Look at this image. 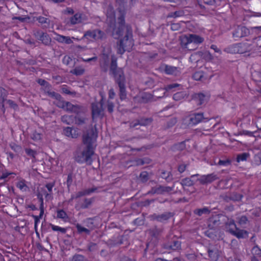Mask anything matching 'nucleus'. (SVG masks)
I'll return each instance as SVG.
<instances>
[{
    "label": "nucleus",
    "instance_id": "1",
    "mask_svg": "<svg viewBox=\"0 0 261 261\" xmlns=\"http://www.w3.org/2000/svg\"><path fill=\"white\" fill-rule=\"evenodd\" d=\"M97 137L96 128L91 127L83 136V142L86 145L84 149L77 151L74 154V160L79 163H86L90 166L93 162L92 156L94 154L93 144Z\"/></svg>",
    "mask_w": 261,
    "mask_h": 261
},
{
    "label": "nucleus",
    "instance_id": "2",
    "mask_svg": "<svg viewBox=\"0 0 261 261\" xmlns=\"http://www.w3.org/2000/svg\"><path fill=\"white\" fill-rule=\"evenodd\" d=\"M109 73L114 77L115 82L118 85L120 98L121 100L125 99L126 97V92L124 75L122 69L117 67V59L114 56L111 57Z\"/></svg>",
    "mask_w": 261,
    "mask_h": 261
},
{
    "label": "nucleus",
    "instance_id": "3",
    "mask_svg": "<svg viewBox=\"0 0 261 261\" xmlns=\"http://www.w3.org/2000/svg\"><path fill=\"white\" fill-rule=\"evenodd\" d=\"M226 229L230 234L239 239L246 238L248 237V231L238 228L233 220H230L226 223Z\"/></svg>",
    "mask_w": 261,
    "mask_h": 261
},
{
    "label": "nucleus",
    "instance_id": "4",
    "mask_svg": "<svg viewBox=\"0 0 261 261\" xmlns=\"http://www.w3.org/2000/svg\"><path fill=\"white\" fill-rule=\"evenodd\" d=\"M204 39L199 35L190 34L181 36L180 38V44L185 48H188V45L194 43L196 45L203 43Z\"/></svg>",
    "mask_w": 261,
    "mask_h": 261
},
{
    "label": "nucleus",
    "instance_id": "5",
    "mask_svg": "<svg viewBox=\"0 0 261 261\" xmlns=\"http://www.w3.org/2000/svg\"><path fill=\"white\" fill-rule=\"evenodd\" d=\"M204 119L203 113H195L185 117L182 123L186 126H193L201 123Z\"/></svg>",
    "mask_w": 261,
    "mask_h": 261
},
{
    "label": "nucleus",
    "instance_id": "6",
    "mask_svg": "<svg viewBox=\"0 0 261 261\" xmlns=\"http://www.w3.org/2000/svg\"><path fill=\"white\" fill-rule=\"evenodd\" d=\"M120 15L118 18L119 27L113 29L112 36L114 38L118 39L122 35V32L125 28L124 23V14L122 11H119Z\"/></svg>",
    "mask_w": 261,
    "mask_h": 261
},
{
    "label": "nucleus",
    "instance_id": "7",
    "mask_svg": "<svg viewBox=\"0 0 261 261\" xmlns=\"http://www.w3.org/2000/svg\"><path fill=\"white\" fill-rule=\"evenodd\" d=\"M103 98H101L99 102L95 101L91 103L92 116L93 119L102 117L103 115Z\"/></svg>",
    "mask_w": 261,
    "mask_h": 261
},
{
    "label": "nucleus",
    "instance_id": "8",
    "mask_svg": "<svg viewBox=\"0 0 261 261\" xmlns=\"http://www.w3.org/2000/svg\"><path fill=\"white\" fill-rule=\"evenodd\" d=\"M173 189V187L170 186H164L159 185L152 187L150 191H149L148 194H164L165 193H169L172 192Z\"/></svg>",
    "mask_w": 261,
    "mask_h": 261
},
{
    "label": "nucleus",
    "instance_id": "9",
    "mask_svg": "<svg viewBox=\"0 0 261 261\" xmlns=\"http://www.w3.org/2000/svg\"><path fill=\"white\" fill-rule=\"evenodd\" d=\"M105 35V33L98 29L93 31H86L84 35V37L87 38H92L95 40L102 39Z\"/></svg>",
    "mask_w": 261,
    "mask_h": 261
},
{
    "label": "nucleus",
    "instance_id": "10",
    "mask_svg": "<svg viewBox=\"0 0 261 261\" xmlns=\"http://www.w3.org/2000/svg\"><path fill=\"white\" fill-rule=\"evenodd\" d=\"M250 34V31L246 27L242 25H238L232 33V36L234 38H241L248 35Z\"/></svg>",
    "mask_w": 261,
    "mask_h": 261
},
{
    "label": "nucleus",
    "instance_id": "11",
    "mask_svg": "<svg viewBox=\"0 0 261 261\" xmlns=\"http://www.w3.org/2000/svg\"><path fill=\"white\" fill-rule=\"evenodd\" d=\"M129 38V31L128 29L126 28V33L124 37L119 41V44H118V53L120 54H123L125 51V44L128 40Z\"/></svg>",
    "mask_w": 261,
    "mask_h": 261
},
{
    "label": "nucleus",
    "instance_id": "12",
    "mask_svg": "<svg viewBox=\"0 0 261 261\" xmlns=\"http://www.w3.org/2000/svg\"><path fill=\"white\" fill-rule=\"evenodd\" d=\"M218 179L217 174L213 173L211 174H208L206 175H203L200 179V182L202 184H207L212 183V182Z\"/></svg>",
    "mask_w": 261,
    "mask_h": 261
},
{
    "label": "nucleus",
    "instance_id": "13",
    "mask_svg": "<svg viewBox=\"0 0 261 261\" xmlns=\"http://www.w3.org/2000/svg\"><path fill=\"white\" fill-rule=\"evenodd\" d=\"M151 162V160L148 157L132 159V166H142L146 164H149Z\"/></svg>",
    "mask_w": 261,
    "mask_h": 261
},
{
    "label": "nucleus",
    "instance_id": "14",
    "mask_svg": "<svg viewBox=\"0 0 261 261\" xmlns=\"http://www.w3.org/2000/svg\"><path fill=\"white\" fill-rule=\"evenodd\" d=\"M8 92L4 88L0 87V109L4 113L5 111L4 102L7 100Z\"/></svg>",
    "mask_w": 261,
    "mask_h": 261
},
{
    "label": "nucleus",
    "instance_id": "15",
    "mask_svg": "<svg viewBox=\"0 0 261 261\" xmlns=\"http://www.w3.org/2000/svg\"><path fill=\"white\" fill-rule=\"evenodd\" d=\"M153 216L154 219L159 222H163L171 218L173 214L170 212H166L161 215L154 214Z\"/></svg>",
    "mask_w": 261,
    "mask_h": 261
},
{
    "label": "nucleus",
    "instance_id": "16",
    "mask_svg": "<svg viewBox=\"0 0 261 261\" xmlns=\"http://www.w3.org/2000/svg\"><path fill=\"white\" fill-rule=\"evenodd\" d=\"M239 54H243L251 51L252 49V45L247 42L238 43Z\"/></svg>",
    "mask_w": 261,
    "mask_h": 261
},
{
    "label": "nucleus",
    "instance_id": "17",
    "mask_svg": "<svg viewBox=\"0 0 261 261\" xmlns=\"http://www.w3.org/2000/svg\"><path fill=\"white\" fill-rule=\"evenodd\" d=\"M204 99L205 95L202 93H195L192 96V100L198 106L203 104L204 102Z\"/></svg>",
    "mask_w": 261,
    "mask_h": 261
},
{
    "label": "nucleus",
    "instance_id": "18",
    "mask_svg": "<svg viewBox=\"0 0 261 261\" xmlns=\"http://www.w3.org/2000/svg\"><path fill=\"white\" fill-rule=\"evenodd\" d=\"M163 69L165 73L167 74L176 75L178 72L177 67L168 65H163Z\"/></svg>",
    "mask_w": 261,
    "mask_h": 261
},
{
    "label": "nucleus",
    "instance_id": "19",
    "mask_svg": "<svg viewBox=\"0 0 261 261\" xmlns=\"http://www.w3.org/2000/svg\"><path fill=\"white\" fill-rule=\"evenodd\" d=\"M36 18V20L42 25L43 28H48L49 27L50 20L48 18L41 16Z\"/></svg>",
    "mask_w": 261,
    "mask_h": 261
},
{
    "label": "nucleus",
    "instance_id": "20",
    "mask_svg": "<svg viewBox=\"0 0 261 261\" xmlns=\"http://www.w3.org/2000/svg\"><path fill=\"white\" fill-rule=\"evenodd\" d=\"M224 50L230 54H239L238 43L233 44L224 48Z\"/></svg>",
    "mask_w": 261,
    "mask_h": 261
},
{
    "label": "nucleus",
    "instance_id": "21",
    "mask_svg": "<svg viewBox=\"0 0 261 261\" xmlns=\"http://www.w3.org/2000/svg\"><path fill=\"white\" fill-rule=\"evenodd\" d=\"M56 40L59 42L65 43L67 44H71L73 42L71 39L69 37L64 36L61 35H57Z\"/></svg>",
    "mask_w": 261,
    "mask_h": 261
},
{
    "label": "nucleus",
    "instance_id": "22",
    "mask_svg": "<svg viewBox=\"0 0 261 261\" xmlns=\"http://www.w3.org/2000/svg\"><path fill=\"white\" fill-rule=\"evenodd\" d=\"M186 148V141H181L180 142L174 144L171 147V149L173 151H182Z\"/></svg>",
    "mask_w": 261,
    "mask_h": 261
},
{
    "label": "nucleus",
    "instance_id": "23",
    "mask_svg": "<svg viewBox=\"0 0 261 261\" xmlns=\"http://www.w3.org/2000/svg\"><path fill=\"white\" fill-rule=\"evenodd\" d=\"M192 78L197 81H203L206 79L204 72L202 71L194 72L192 75Z\"/></svg>",
    "mask_w": 261,
    "mask_h": 261
},
{
    "label": "nucleus",
    "instance_id": "24",
    "mask_svg": "<svg viewBox=\"0 0 261 261\" xmlns=\"http://www.w3.org/2000/svg\"><path fill=\"white\" fill-rule=\"evenodd\" d=\"M187 96L186 91H179L174 94L173 99L176 101H180Z\"/></svg>",
    "mask_w": 261,
    "mask_h": 261
},
{
    "label": "nucleus",
    "instance_id": "25",
    "mask_svg": "<svg viewBox=\"0 0 261 261\" xmlns=\"http://www.w3.org/2000/svg\"><path fill=\"white\" fill-rule=\"evenodd\" d=\"M38 40L41 41L45 45H48L51 42L50 37L46 33H44L39 38Z\"/></svg>",
    "mask_w": 261,
    "mask_h": 261
},
{
    "label": "nucleus",
    "instance_id": "26",
    "mask_svg": "<svg viewBox=\"0 0 261 261\" xmlns=\"http://www.w3.org/2000/svg\"><path fill=\"white\" fill-rule=\"evenodd\" d=\"M64 133L67 137H71L72 138H76L77 134L75 130H73L71 127H67L64 129Z\"/></svg>",
    "mask_w": 261,
    "mask_h": 261
},
{
    "label": "nucleus",
    "instance_id": "27",
    "mask_svg": "<svg viewBox=\"0 0 261 261\" xmlns=\"http://www.w3.org/2000/svg\"><path fill=\"white\" fill-rule=\"evenodd\" d=\"M125 236L120 237L119 238V241H117L113 239H111L109 240V243L111 246H115L117 245H120L124 243V240H126Z\"/></svg>",
    "mask_w": 261,
    "mask_h": 261
},
{
    "label": "nucleus",
    "instance_id": "28",
    "mask_svg": "<svg viewBox=\"0 0 261 261\" xmlns=\"http://www.w3.org/2000/svg\"><path fill=\"white\" fill-rule=\"evenodd\" d=\"M211 212L210 210H209L206 207H204L202 208H198L195 210H194V214L198 215V216H202L203 214H208Z\"/></svg>",
    "mask_w": 261,
    "mask_h": 261
},
{
    "label": "nucleus",
    "instance_id": "29",
    "mask_svg": "<svg viewBox=\"0 0 261 261\" xmlns=\"http://www.w3.org/2000/svg\"><path fill=\"white\" fill-rule=\"evenodd\" d=\"M66 102V101H65L63 98L60 96V98L57 99L54 103L58 108L64 109Z\"/></svg>",
    "mask_w": 261,
    "mask_h": 261
},
{
    "label": "nucleus",
    "instance_id": "30",
    "mask_svg": "<svg viewBox=\"0 0 261 261\" xmlns=\"http://www.w3.org/2000/svg\"><path fill=\"white\" fill-rule=\"evenodd\" d=\"M185 12L183 10H178L173 12H170L168 15V17L170 18H177L184 16Z\"/></svg>",
    "mask_w": 261,
    "mask_h": 261
},
{
    "label": "nucleus",
    "instance_id": "31",
    "mask_svg": "<svg viewBox=\"0 0 261 261\" xmlns=\"http://www.w3.org/2000/svg\"><path fill=\"white\" fill-rule=\"evenodd\" d=\"M54 186V184L48 183L46 185L45 187L47 189L49 193H46V191L44 192V195L46 199H50L51 197V193H52V189Z\"/></svg>",
    "mask_w": 261,
    "mask_h": 261
},
{
    "label": "nucleus",
    "instance_id": "32",
    "mask_svg": "<svg viewBox=\"0 0 261 261\" xmlns=\"http://www.w3.org/2000/svg\"><path fill=\"white\" fill-rule=\"evenodd\" d=\"M25 152L28 155L32 158L33 162H35L36 161V155H37V153L36 151L31 148H25Z\"/></svg>",
    "mask_w": 261,
    "mask_h": 261
},
{
    "label": "nucleus",
    "instance_id": "33",
    "mask_svg": "<svg viewBox=\"0 0 261 261\" xmlns=\"http://www.w3.org/2000/svg\"><path fill=\"white\" fill-rule=\"evenodd\" d=\"M62 121L68 125L71 124L73 121V116H69V115H64L61 117Z\"/></svg>",
    "mask_w": 261,
    "mask_h": 261
},
{
    "label": "nucleus",
    "instance_id": "34",
    "mask_svg": "<svg viewBox=\"0 0 261 261\" xmlns=\"http://www.w3.org/2000/svg\"><path fill=\"white\" fill-rule=\"evenodd\" d=\"M82 17L80 14L76 13L74 15L70 18V23L72 24H75L76 23H79L81 22Z\"/></svg>",
    "mask_w": 261,
    "mask_h": 261
},
{
    "label": "nucleus",
    "instance_id": "35",
    "mask_svg": "<svg viewBox=\"0 0 261 261\" xmlns=\"http://www.w3.org/2000/svg\"><path fill=\"white\" fill-rule=\"evenodd\" d=\"M252 164L255 166L261 165V151L255 154L253 159Z\"/></svg>",
    "mask_w": 261,
    "mask_h": 261
},
{
    "label": "nucleus",
    "instance_id": "36",
    "mask_svg": "<svg viewBox=\"0 0 261 261\" xmlns=\"http://www.w3.org/2000/svg\"><path fill=\"white\" fill-rule=\"evenodd\" d=\"M84 110L85 109L83 106L79 105H74L73 107L72 108V110L71 113L79 114L81 113L84 112Z\"/></svg>",
    "mask_w": 261,
    "mask_h": 261
},
{
    "label": "nucleus",
    "instance_id": "37",
    "mask_svg": "<svg viewBox=\"0 0 261 261\" xmlns=\"http://www.w3.org/2000/svg\"><path fill=\"white\" fill-rule=\"evenodd\" d=\"M46 94L48 95L49 97L52 98L56 100L57 99L60 98V96H61L59 93H57L55 91H51L50 88L48 89V90H46L44 92Z\"/></svg>",
    "mask_w": 261,
    "mask_h": 261
},
{
    "label": "nucleus",
    "instance_id": "38",
    "mask_svg": "<svg viewBox=\"0 0 261 261\" xmlns=\"http://www.w3.org/2000/svg\"><path fill=\"white\" fill-rule=\"evenodd\" d=\"M73 119L74 120V123L75 124L80 125H82L85 123L86 118L84 117L75 116H73Z\"/></svg>",
    "mask_w": 261,
    "mask_h": 261
},
{
    "label": "nucleus",
    "instance_id": "39",
    "mask_svg": "<svg viewBox=\"0 0 261 261\" xmlns=\"http://www.w3.org/2000/svg\"><path fill=\"white\" fill-rule=\"evenodd\" d=\"M152 121L151 118H141L138 120V124L141 126H147L150 124Z\"/></svg>",
    "mask_w": 261,
    "mask_h": 261
},
{
    "label": "nucleus",
    "instance_id": "40",
    "mask_svg": "<svg viewBox=\"0 0 261 261\" xmlns=\"http://www.w3.org/2000/svg\"><path fill=\"white\" fill-rule=\"evenodd\" d=\"M37 82L41 86H43L44 87V91L45 92L46 90H48V89L51 88V86L50 84L45 80L41 79H39L38 80Z\"/></svg>",
    "mask_w": 261,
    "mask_h": 261
},
{
    "label": "nucleus",
    "instance_id": "41",
    "mask_svg": "<svg viewBox=\"0 0 261 261\" xmlns=\"http://www.w3.org/2000/svg\"><path fill=\"white\" fill-rule=\"evenodd\" d=\"M208 256L212 260L217 261L218 258V254L217 251L213 250H208Z\"/></svg>",
    "mask_w": 261,
    "mask_h": 261
},
{
    "label": "nucleus",
    "instance_id": "42",
    "mask_svg": "<svg viewBox=\"0 0 261 261\" xmlns=\"http://www.w3.org/2000/svg\"><path fill=\"white\" fill-rule=\"evenodd\" d=\"M249 156V154L246 152L239 154L237 156V161L238 163H240V162L246 161Z\"/></svg>",
    "mask_w": 261,
    "mask_h": 261
},
{
    "label": "nucleus",
    "instance_id": "43",
    "mask_svg": "<svg viewBox=\"0 0 261 261\" xmlns=\"http://www.w3.org/2000/svg\"><path fill=\"white\" fill-rule=\"evenodd\" d=\"M61 91L64 94L72 96H75L76 95V92L70 91L69 88L66 85H64L62 87Z\"/></svg>",
    "mask_w": 261,
    "mask_h": 261
},
{
    "label": "nucleus",
    "instance_id": "44",
    "mask_svg": "<svg viewBox=\"0 0 261 261\" xmlns=\"http://www.w3.org/2000/svg\"><path fill=\"white\" fill-rule=\"evenodd\" d=\"M57 217L63 220H66L68 218L66 213L63 210L57 211Z\"/></svg>",
    "mask_w": 261,
    "mask_h": 261
},
{
    "label": "nucleus",
    "instance_id": "45",
    "mask_svg": "<svg viewBox=\"0 0 261 261\" xmlns=\"http://www.w3.org/2000/svg\"><path fill=\"white\" fill-rule=\"evenodd\" d=\"M76 228H77V232L79 233H82V232H85L87 234H89L90 231L87 228L82 226L80 224H77L76 225Z\"/></svg>",
    "mask_w": 261,
    "mask_h": 261
},
{
    "label": "nucleus",
    "instance_id": "46",
    "mask_svg": "<svg viewBox=\"0 0 261 261\" xmlns=\"http://www.w3.org/2000/svg\"><path fill=\"white\" fill-rule=\"evenodd\" d=\"M86 257L81 254H76L71 259V261H86Z\"/></svg>",
    "mask_w": 261,
    "mask_h": 261
},
{
    "label": "nucleus",
    "instance_id": "47",
    "mask_svg": "<svg viewBox=\"0 0 261 261\" xmlns=\"http://www.w3.org/2000/svg\"><path fill=\"white\" fill-rule=\"evenodd\" d=\"M248 221V220L246 216L245 215L241 216L238 218V223L240 225L242 226L246 224Z\"/></svg>",
    "mask_w": 261,
    "mask_h": 261
},
{
    "label": "nucleus",
    "instance_id": "48",
    "mask_svg": "<svg viewBox=\"0 0 261 261\" xmlns=\"http://www.w3.org/2000/svg\"><path fill=\"white\" fill-rule=\"evenodd\" d=\"M92 200L91 199H84V202L81 204V207L82 208H87L91 204Z\"/></svg>",
    "mask_w": 261,
    "mask_h": 261
},
{
    "label": "nucleus",
    "instance_id": "49",
    "mask_svg": "<svg viewBox=\"0 0 261 261\" xmlns=\"http://www.w3.org/2000/svg\"><path fill=\"white\" fill-rule=\"evenodd\" d=\"M139 177L142 182H146L148 180V173L147 171H142L140 173Z\"/></svg>",
    "mask_w": 261,
    "mask_h": 261
},
{
    "label": "nucleus",
    "instance_id": "50",
    "mask_svg": "<svg viewBox=\"0 0 261 261\" xmlns=\"http://www.w3.org/2000/svg\"><path fill=\"white\" fill-rule=\"evenodd\" d=\"M50 225L51 226V227L54 231H59L62 233H65L66 232V229L65 228H62L58 226H55L51 224H50Z\"/></svg>",
    "mask_w": 261,
    "mask_h": 261
},
{
    "label": "nucleus",
    "instance_id": "51",
    "mask_svg": "<svg viewBox=\"0 0 261 261\" xmlns=\"http://www.w3.org/2000/svg\"><path fill=\"white\" fill-rule=\"evenodd\" d=\"M73 181V174L72 172H70L68 174L66 184L67 186V188L69 189L70 186L71 185Z\"/></svg>",
    "mask_w": 261,
    "mask_h": 261
},
{
    "label": "nucleus",
    "instance_id": "52",
    "mask_svg": "<svg viewBox=\"0 0 261 261\" xmlns=\"http://www.w3.org/2000/svg\"><path fill=\"white\" fill-rule=\"evenodd\" d=\"M74 105L72 104L70 102L66 101L64 110L68 112H71Z\"/></svg>",
    "mask_w": 261,
    "mask_h": 261
},
{
    "label": "nucleus",
    "instance_id": "53",
    "mask_svg": "<svg viewBox=\"0 0 261 261\" xmlns=\"http://www.w3.org/2000/svg\"><path fill=\"white\" fill-rule=\"evenodd\" d=\"M181 243L178 241H174L173 244L171 245L170 248L173 250H177L180 249Z\"/></svg>",
    "mask_w": 261,
    "mask_h": 261
},
{
    "label": "nucleus",
    "instance_id": "54",
    "mask_svg": "<svg viewBox=\"0 0 261 261\" xmlns=\"http://www.w3.org/2000/svg\"><path fill=\"white\" fill-rule=\"evenodd\" d=\"M88 249L89 251H94L97 249V246L96 243L91 242L88 244Z\"/></svg>",
    "mask_w": 261,
    "mask_h": 261
},
{
    "label": "nucleus",
    "instance_id": "55",
    "mask_svg": "<svg viewBox=\"0 0 261 261\" xmlns=\"http://www.w3.org/2000/svg\"><path fill=\"white\" fill-rule=\"evenodd\" d=\"M178 86H179V85L178 84H171L166 86L165 87V89L166 91H169L172 90L174 88L178 87Z\"/></svg>",
    "mask_w": 261,
    "mask_h": 261
},
{
    "label": "nucleus",
    "instance_id": "56",
    "mask_svg": "<svg viewBox=\"0 0 261 261\" xmlns=\"http://www.w3.org/2000/svg\"><path fill=\"white\" fill-rule=\"evenodd\" d=\"M181 184L182 186H191L192 185V181L190 178H186L181 180Z\"/></svg>",
    "mask_w": 261,
    "mask_h": 261
},
{
    "label": "nucleus",
    "instance_id": "57",
    "mask_svg": "<svg viewBox=\"0 0 261 261\" xmlns=\"http://www.w3.org/2000/svg\"><path fill=\"white\" fill-rule=\"evenodd\" d=\"M85 70L82 68H75L72 73L76 75H80L84 73Z\"/></svg>",
    "mask_w": 261,
    "mask_h": 261
},
{
    "label": "nucleus",
    "instance_id": "58",
    "mask_svg": "<svg viewBox=\"0 0 261 261\" xmlns=\"http://www.w3.org/2000/svg\"><path fill=\"white\" fill-rule=\"evenodd\" d=\"M142 98L144 102H147L152 98V96L150 93H144L142 96Z\"/></svg>",
    "mask_w": 261,
    "mask_h": 261
},
{
    "label": "nucleus",
    "instance_id": "59",
    "mask_svg": "<svg viewBox=\"0 0 261 261\" xmlns=\"http://www.w3.org/2000/svg\"><path fill=\"white\" fill-rule=\"evenodd\" d=\"M176 123L177 119L176 118H172L169 121L167 122V127H171L174 126L175 124H176Z\"/></svg>",
    "mask_w": 261,
    "mask_h": 261
},
{
    "label": "nucleus",
    "instance_id": "60",
    "mask_svg": "<svg viewBox=\"0 0 261 261\" xmlns=\"http://www.w3.org/2000/svg\"><path fill=\"white\" fill-rule=\"evenodd\" d=\"M17 187L21 190L26 191L28 187L24 181H20L17 184Z\"/></svg>",
    "mask_w": 261,
    "mask_h": 261
},
{
    "label": "nucleus",
    "instance_id": "61",
    "mask_svg": "<svg viewBox=\"0 0 261 261\" xmlns=\"http://www.w3.org/2000/svg\"><path fill=\"white\" fill-rule=\"evenodd\" d=\"M31 138L34 141H38L41 139V135L40 133L35 132L32 135Z\"/></svg>",
    "mask_w": 261,
    "mask_h": 261
},
{
    "label": "nucleus",
    "instance_id": "62",
    "mask_svg": "<svg viewBox=\"0 0 261 261\" xmlns=\"http://www.w3.org/2000/svg\"><path fill=\"white\" fill-rule=\"evenodd\" d=\"M44 32L38 30H34L33 31V35L38 40L39 38L41 36L42 34H43Z\"/></svg>",
    "mask_w": 261,
    "mask_h": 261
},
{
    "label": "nucleus",
    "instance_id": "63",
    "mask_svg": "<svg viewBox=\"0 0 261 261\" xmlns=\"http://www.w3.org/2000/svg\"><path fill=\"white\" fill-rule=\"evenodd\" d=\"M114 107V103L111 101H108L107 103V109L109 113H112L113 112Z\"/></svg>",
    "mask_w": 261,
    "mask_h": 261
},
{
    "label": "nucleus",
    "instance_id": "64",
    "mask_svg": "<svg viewBox=\"0 0 261 261\" xmlns=\"http://www.w3.org/2000/svg\"><path fill=\"white\" fill-rule=\"evenodd\" d=\"M7 103H8L10 107H11L14 109H16L18 108L17 105L12 100H7Z\"/></svg>",
    "mask_w": 261,
    "mask_h": 261
}]
</instances>
